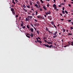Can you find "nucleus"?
Returning <instances> with one entry per match:
<instances>
[{"mask_svg": "<svg viewBox=\"0 0 73 73\" xmlns=\"http://www.w3.org/2000/svg\"><path fill=\"white\" fill-rule=\"evenodd\" d=\"M48 15H50L51 13V12L50 11H48L47 12Z\"/></svg>", "mask_w": 73, "mask_h": 73, "instance_id": "39448f33", "label": "nucleus"}, {"mask_svg": "<svg viewBox=\"0 0 73 73\" xmlns=\"http://www.w3.org/2000/svg\"><path fill=\"white\" fill-rule=\"evenodd\" d=\"M68 35H72V34H71L70 33H68Z\"/></svg>", "mask_w": 73, "mask_h": 73, "instance_id": "a19ab883", "label": "nucleus"}, {"mask_svg": "<svg viewBox=\"0 0 73 73\" xmlns=\"http://www.w3.org/2000/svg\"><path fill=\"white\" fill-rule=\"evenodd\" d=\"M57 33V32L56 31L54 33V35H56V34Z\"/></svg>", "mask_w": 73, "mask_h": 73, "instance_id": "9b49d317", "label": "nucleus"}, {"mask_svg": "<svg viewBox=\"0 0 73 73\" xmlns=\"http://www.w3.org/2000/svg\"><path fill=\"white\" fill-rule=\"evenodd\" d=\"M31 37H33V34H31Z\"/></svg>", "mask_w": 73, "mask_h": 73, "instance_id": "58836bf2", "label": "nucleus"}, {"mask_svg": "<svg viewBox=\"0 0 73 73\" xmlns=\"http://www.w3.org/2000/svg\"><path fill=\"white\" fill-rule=\"evenodd\" d=\"M47 43H48V44H51L52 42H47Z\"/></svg>", "mask_w": 73, "mask_h": 73, "instance_id": "4be33fe9", "label": "nucleus"}, {"mask_svg": "<svg viewBox=\"0 0 73 73\" xmlns=\"http://www.w3.org/2000/svg\"><path fill=\"white\" fill-rule=\"evenodd\" d=\"M35 7H38V5H37L36 4H35Z\"/></svg>", "mask_w": 73, "mask_h": 73, "instance_id": "dca6fc26", "label": "nucleus"}, {"mask_svg": "<svg viewBox=\"0 0 73 73\" xmlns=\"http://www.w3.org/2000/svg\"><path fill=\"white\" fill-rule=\"evenodd\" d=\"M49 33H50L51 34H52V33L50 32V31H49Z\"/></svg>", "mask_w": 73, "mask_h": 73, "instance_id": "e2e57ef3", "label": "nucleus"}, {"mask_svg": "<svg viewBox=\"0 0 73 73\" xmlns=\"http://www.w3.org/2000/svg\"><path fill=\"white\" fill-rule=\"evenodd\" d=\"M11 11L12 12H13V11H14L15 10H14V9H13V8H11Z\"/></svg>", "mask_w": 73, "mask_h": 73, "instance_id": "423d86ee", "label": "nucleus"}, {"mask_svg": "<svg viewBox=\"0 0 73 73\" xmlns=\"http://www.w3.org/2000/svg\"><path fill=\"white\" fill-rule=\"evenodd\" d=\"M29 30H30V31H31V32H33L34 30L32 28L29 29Z\"/></svg>", "mask_w": 73, "mask_h": 73, "instance_id": "7ed1b4c3", "label": "nucleus"}, {"mask_svg": "<svg viewBox=\"0 0 73 73\" xmlns=\"http://www.w3.org/2000/svg\"><path fill=\"white\" fill-rule=\"evenodd\" d=\"M69 45H67L66 46H64V48H66V46H69Z\"/></svg>", "mask_w": 73, "mask_h": 73, "instance_id": "5701e85b", "label": "nucleus"}, {"mask_svg": "<svg viewBox=\"0 0 73 73\" xmlns=\"http://www.w3.org/2000/svg\"><path fill=\"white\" fill-rule=\"evenodd\" d=\"M38 39H39V40H41V38H40L38 37Z\"/></svg>", "mask_w": 73, "mask_h": 73, "instance_id": "0e129e2a", "label": "nucleus"}, {"mask_svg": "<svg viewBox=\"0 0 73 73\" xmlns=\"http://www.w3.org/2000/svg\"><path fill=\"white\" fill-rule=\"evenodd\" d=\"M48 18L50 19V20H52V19H51V18L50 17H48Z\"/></svg>", "mask_w": 73, "mask_h": 73, "instance_id": "c756f323", "label": "nucleus"}, {"mask_svg": "<svg viewBox=\"0 0 73 73\" xmlns=\"http://www.w3.org/2000/svg\"><path fill=\"white\" fill-rule=\"evenodd\" d=\"M16 17H19V15H15Z\"/></svg>", "mask_w": 73, "mask_h": 73, "instance_id": "c9c22d12", "label": "nucleus"}, {"mask_svg": "<svg viewBox=\"0 0 73 73\" xmlns=\"http://www.w3.org/2000/svg\"><path fill=\"white\" fill-rule=\"evenodd\" d=\"M27 19H28V20H29V16H28L27 17Z\"/></svg>", "mask_w": 73, "mask_h": 73, "instance_id": "f704fd0d", "label": "nucleus"}, {"mask_svg": "<svg viewBox=\"0 0 73 73\" xmlns=\"http://www.w3.org/2000/svg\"><path fill=\"white\" fill-rule=\"evenodd\" d=\"M12 13L13 15H15V11H12Z\"/></svg>", "mask_w": 73, "mask_h": 73, "instance_id": "0eeeda50", "label": "nucleus"}, {"mask_svg": "<svg viewBox=\"0 0 73 73\" xmlns=\"http://www.w3.org/2000/svg\"><path fill=\"white\" fill-rule=\"evenodd\" d=\"M72 21V20H69L68 21V22H70V21Z\"/></svg>", "mask_w": 73, "mask_h": 73, "instance_id": "5fc2aeb1", "label": "nucleus"}, {"mask_svg": "<svg viewBox=\"0 0 73 73\" xmlns=\"http://www.w3.org/2000/svg\"><path fill=\"white\" fill-rule=\"evenodd\" d=\"M55 10H56L57 11H58V9H57V8L56 9H55Z\"/></svg>", "mask_w": 73, "mask_h": 73, "instance_id": "13d9d810", "label": "nucleus"}, {"mask_svg": "<svg viewBox=\"0 0 73 73\" xmlns=\"http://www.w3.org/2000/svg\"><path fill=\"white\" fill-rule=\"evenodd\" d=\"M34 29H35V31H37V29L36 28L34 27Z\"/></svg>", "mask_w": 73, "mask_h": 73, "instance_id": "09e8293b", "label": "nucleus"}, {"mask_svg": "<svg viewBox=\"0 0 73 73\" xmlns=\"http://www.w3.org/2000/svg\"><path fill=\"white\" fill-rule=\"evenodd\" d=\"M68 5L69 6V7H71L72 6L71 5H70V4H68Z\"/></svg>", "mask_w": 73, "mask_h": 73, "instance_id": "de8ad7c7", "label": "nucleus"}, {"mask_svg": "<svg viewBox=\"0 0 73 73\" xmlns=\"http://www.w3.org/2000/svg\"><path fill=\"white\" fill-rule=\"evenodd\" d=\"M40 19H43V18L41 16H40Z\"/></svg>", "mask_w": 73, "mask_h": 73, "instance_id": "7c9ffc66", "label": "nucleus"}, {"mask_svg": "<svg viewBox=\"0 0 73 73\" xmlns=\"http://www.w3.org/2000/svg\"><path fill=\"white\" fill-rule=\"evenodd\" d=\"M36 32L37 33V34H40V31H37Z\"/></svg>", "mask_w": 73, "mask_h": 73, "instance_id": "4468645a", "label": "nucleus"}, {"mask_svg": "<svg viewBox=\"0 0 73 73\" xmlns=\"http://www.w3.org/2000/svg\"><path fill=\"white\" fill-rule=\"evenodd\" d=\"M45 14L46 15H48V13L47 12H45Z\"/></svg>", "mask_w": 73, "mask_h": 73, "instance_id": "a18cd8bd", "label": "nucleus"}, {"mask_svg": "<svg viewBox=\"0 0 73 73\" xmlns=\"http://www.w3.org/2000/svg\"><path fill=\"white\" fill-rule=\"evenodd\" d=\"M40 2H41L42 3H44V2L42 1V0H40Z\"/></svg>", "mask_w": 73, "mask_h": 73, "instance_id": "bb28decb", "label": "nucleus"}, {"mask_svg": "<svg viewBox=\"0 0 73 73\" xmlns=\"http://www.w3.org/2000/svg\"><path fill=\"white\" fill-rule=\"evenodd\" d=\"M69 44L68 45H72V46H73V42H71L70 43H69V42H68Z\"/></svg>", "mask_w": 73, "mask_h": 73, "instance_id": "f03ea898", "label": "nucleus"}, {"mask_svg": "<svg viewBox=\"0 0 73 73\" xmlns=\"http://www.w3.org/2000/svg\"><path fill=\"white\" fill-rule=\"evenodd\" d=\"M37 17L39 19V18H40V15H38L37 16Z\"/></svg>", "mask_w": 73, "mask_h": 73, "instance_id": "cd10ccee", "label": "nucleus"}, {"mask_svg": "<svg viewBox=\"0 0 73 73\" xmlns=\"http://www.w3.org/2000/svg\"><path fill=\"white\" fill-rule=\"evenodd\" d=\"M29 17L30 19H32V18L33 17H32V16H29Z\"/></svg>", "mask_w": 73, "mask_h": 73, "instance_id": "f8f14e48", "label": "nucleus"}, {"mask_svg": "<svg viewBox=\"0 0 73 73\" xmlns=\"http://www.w3.org/2000/svg\"><path fill=\"white\" fill-rule=\"evenodd\" d=\"M36 40H37V41L38 42L39 40H38V38H36Z\"/></svg>", "mask_w": 73, "mask_h": 73, "instance_id": "37998d69", "label": "nucleus"}, {"mask_svg": "<svg viewBox=\"0 0 73 73\" xmlns=\"http://www.w3.org/2000/svg\"><path fill=\"white\" fill-rule=\"evenodd\" d=\"M30 25H31L32 27H34V26L33 25V24H32V23H31V24H30Z\"/></svg>", "mask_w": 73, "mask_h": 73, "instance_id": "393cba45", "label": "nucleus"}, {"mask_svg": "<svg viewBox=\"0 0 73 73\" xmlns=\"http://www.w3.org/2000/svg\"><path fill=\"white\" fill-rule=\"evenodd\" d=\"M63 32H65V29H63Z\"/></svg>", "mask_w": 73, "mask_h": 73, "instance_id": "603ef678", "label": "nucleus"}, {"mask_svg": "<svg viewBox=\"0 0 73 73\" xmlns=\"http://www.w3.org/2000/svg\"><path fill=\"white\" fill-rule=\"evenodd\" d=\"M65 13H66V14H68V12L66 10H65Z\"/></svg>", "mask_w": 73, "mask_h": 73, "instance_id": "f3484780", "label": "nucleus"}, {"mask_svg": "<svg viewBox=\"0 0 73 73\" xmlns=\"http://www.w3.org/2000/svg\"><path fill=\"white\" fill-rule=\"evenodd\" d=\"M71 4H73V2H71Z\"/></svg>", "mask_w": 73, "mask_h": 73, "instance_id": "774afa93", "label": "nucleus"}, {"mask_svg": "<svg viewBox=\"0 0 73 73\" xmlns=\"http://www.w3.org/2000/svg\"><path fill=\"white\" fill-rule=\"evenodd\" d=\"M51 23H52V25H53V24H54V22H51Z\"/></svg>", "mask_w": 73, "mask_h": 73, "instance_id": "4c0bfd02", "label": "nucleus"}, {"mask_svg": "<svg viewBox=\"0 0 73 73\" xmlns=\"http://www.w3.org/2000/svg\"><path fill=\"white\" fill-rule=\"evenodd\" d=\"M25 12H27V10L26 9L25 10Z\"/></svg>", "mask_w": 73, "mask_h": 73, "instance_id": "69168bd1", "label": "nucleus"}, {"mask_svg": "<svg viewBox=\"0 0 73 73\" xmlns=\"http://www.w3.org/2000/svg\"><path fill=\"white\" fill-rule=\"evenodd\" d=\"M15 0L16 3H17V2H19V1H18V0Z\"/></svg>", "mask_w": 73, "mask_h": 73, "instance_id": "a878e982", "label": "nucleus"}, {"mask_svg": "<svg viewBox=\"0 0 73 73\" xmlns=\"http://www.w3.org/2000/svg\"><path fill=\"white\" fill-rule=\"evenodd\" d=\"M54 27H55V28H57V27H56V26H55V25L54 24Z\"/></svg>", "mask_w": 73, "mask_h": 73, "instance_id": "4d7b16f0", "label": "nucleus"}, {"mask_svg": "<svg viewBox=\"0 0 73 73\" xmlns=\"http://www.w3.org/2000/svg\"><path fill=\"white\" fill-rule=\"evenodd\" d=\"M38 42L40 43V44H41V43H42V41L40 40H39Z\"/></svg>", "mask_w": 73, "mask_h": 73, "instance_id": "6e6552de", "label": "nucleus"}, {"mask_svg": "<svg viewBox=\"0 0 73 73\" xmlns=\"http://www.w3.org/2000/svg\"><path fill=\"white\" fill-rule=\"evenodd\" d=\"M60 16H62V14L61 13H60Z\"/></svg>", "mask_w": 73, "mask_h": 73, "instance_id": "680f3d73", "label": "nucleus"}, {"mask_svg": "<svg viewBox=\"0 0 73 73\" xmlns=\"http://www.w3.org/2000/svg\"><path fill=\"white\" fill-rule=\"evenodd\" d=\"M27 28H28V29H30V28H29L30 27H29V25H27Z\"/></svg>", "mask_w": 73, "mask_h": 73, "instance_id": "2eb2a0df", "label": "nucleus"}, {"mask_svg": "<svg viewBox=\"0 0 73 73\" xmlns=\"http://www.w3.org/2000/svg\"><path fill=\"white\" fill-rule=\"evenodd\" d=\"M23 25H24V23H22L21 24V27H23Z\"/></svg>", "mask_w": 73, "mask_h": 73, "instance_id": "9d476101", "label": "nucleus"}, {"mask_svg": "<svg viewBox=\"0 0 73 73\" xmlns=\"http://www.w3.org/2000/svg\"><path fill=\"white\" fill-rule=\"evenodd\" d=\"M26 36L27 37H28V38H30V36H28L27 35H26Z\"/></svg>", "mask_w": 73, "mask_h": 73, "instance_id": "473e14b6", "label": "nucleus"}, {"mask_svg": "<svg viewBox=\"0 0 73 73\" xmlns=\"http://www.w3.org/2000/svg\"><path fill=\"white\" fill-rule=\"evenodd\" d=\"M23 7L24 8H26V6H25V5H23Z\"/></svg>", "mask_w": 73, "mask_h": 73, "instance_id": "412c9836", "label": "nucleus"}, {"mask_svg": "<svg viewBox=\"0 0 73 73\" xmlns=\"http://www.w3.org/2000/svg\"><path fill=\"white\" fill-rule=\"evenodd\" d=\"M44 41L46 42H48V41H46V40H44Z\"/></svg>", "mask_w": 73, "mask_h": 73, "instance_id": "bf43d9fd", "label": "nucleus"}, {"mask_svg": "<svg viewBox=\"0 0 73 73\" xmlns=\"http://www.w3.org/2000/svg\"><path fill=\"white\" fill-rule=\"evenodd\" d=\"M64 9H65V7H62V11H64Z\"/></svg>", "mask_w": 73, "mask_h": 73, "instance_id": "2f4dec72", "label": "nucleus"}, {"mask_svg": "<svg viewBox=\"0 0 73 73\" xmlns=\"http://www.w3.org/2000/svg\"><path fill=\"white\" fill-rule=\"evenodd\" d=\"M43 8L44 9V10H46V8L45 7V6H44Z\"/></svg>", "mask_w": 73, "mask_h": 73, "instance_id": "1a4fd4ad", "label": "nucleus"}, {"mask_svg": "<svg viewBox=\"0 0 73 73\" xmlns=\"http://www.w3.org/2000/svg\"><path fill=\"white\" fill-rule=\"evenodd\" d=\"M30 5H32V3L31 2L30 3Z\"/></svg>", "mask_w": 73, "mask_h": 73, "instance_id": "6e6d98bb", "label": "nucleus"}, {"mask_svg": "<svg viewBox=\"0 0 73 73\" xmlns=\"http://www.w3.org/2000/svg\"><path fill=\"white\" fill-rule=\"evenodd\" d=\"M26 21H28V19L27 18H26Z\"/></svg>", "mask_w": 73, "mask_h": 73, "instance_id": "79ce46f5", "label": "nucleus"}, {"mask_svg": "<svg viewBox=\"0 0 73 73\" xmlns=\"http://www.w3.org/2000/svg\"><path fill=\"white\" fill-rule=\"evenodd\" d=\"M47 6L48 7H49V4H47Z\"/></svg>", "mask_w": 73, "mask_h": 73, "instance_id": "3c124183", "label": "nucleus"}, {"mask_svg": "<svg viewBox=\"0 0 73 73\" xmlns=\"http://www.w3.org/2000/svg\"><path fill=\"white\" fill-rule=\"evenodd\" d=\"M53 7L54 8V9H56V8H57V6H56V5L55 4L53 5Z\"/></svg>", "mask_w": 73, "mask_h": 73, "instance_id": "20e7f679", "label": "nucleus"}, {"mask_svg": "<svg viewBox=\"0 0 73 73\" xmlns=\"http://www.w3.org/2000/svg\"><path fill=\"white\" fill-rule=\"evenodd\" d=\"M31 10H33V11H34V10H33V9L32 8L31 9Z\"/></svg>", "mask_w": 73, "mask_h": 73, "instance_id": "338daca9", "label": "nucleus"}, {"mask_svg": "<svg viewBox=\"0 0 73 73\" xmlns=\"http://www.w3.org/2000/svg\"><path fill=\"white\" fill-rule=\"evenodd\" d=\"M35 21L36 22H37V20H35Z\"/></svg>", "mask_w": 73, "mask_h": 73, "instance_id": "052dcab7", "label": "nucleus"}, {"mask_svg": "<svg viewBox=\"0 0 73 73\" xmlns=\"http://www.w3.org/2000/svg\"><path fill=\"white\" fill-rule=\"evenodd\" d=\"M62 13L63 14H65V13L64 11H62Z\"/></svg>", "mask_w": 73, "mask_h": 73, "instance_id": "a211bd4d", "label": "nucleus"}, {"mask_svg": "<svg viewBox=\"0 0 73 73\" xmlns=\"http://www.w3.org/2000/svg\"><path fill=\"white\" fill-rule=\"evenodd\" d=\"M35 12H36V15H37V11H35Z\"/></svg>", "mask_w": 73, "mask_h": 73, "instance_id": "e433bc0d", "label": "nucleus"}, {"mask_svg": "<svg viewBox=\"0 0 73 73\" xmlns=\"http://www.w3.org/2000/svg\"><path fill=\"white\" fill-rule=\"evenodd\" d=\"M57 35H55L53 37H54V38H56V37H57Z\"/></svg>", "mask_w": 73, "mask_h": 73, "instance_id": "aec40b11", "label": "nucleus"}, {"mask_svg": "<svg viewBox=\"0 0 73 73\" xmlns=\"http://www.w3.org/2000/svg\"><path fill=\"white\" fill-rule=\"evenodd\" d=\"M36 3H37V4H38V5H39V4H40L39 2H38V1H36Z\"/></svg>", "mask_w": 73, "mask_h": 73, "instance_id": "c85d7f7f", "label": "nucleus"}, {"mask_svg": "<svg viewBox=\"0 0 73 73\" xmlns=\"http://www.w3.org/2000/svg\"><path fill=\"white\" fill-rule=\"evenodd\" d=\"M12 3H13V4L15 5L16 4L15 2H14V1H13L12 2Z\"/></svg>", "mask_w": 73, "mask_h": 73, "instance_id": "6ab92c4d", "label": "nucleus"}, {"mask_svg": "<svg viewBox=\"0 0 73 73\" xmlns=\"http://www.w3.org/2000/svg\"><path fill=\"white\" fill-rule=\"evenodd\" d=\"M60 20H62V21H63L64 20V19H60Z\"/></svg>", "mask_w": 73, "mask_h": 73, "instance_id": "8fccbe9b", "label": "nucleus"}, {"mask_svg": "<svg viewBox=\"0 0 73 73\" xmlns=\"http://www.w3.org/2000/svg\"><path fill=\"white\" fill-rule=\"evenodd\" d=\"M43 45H44V46H46V47H47L48 48H50L52 46V45H50V46H49V45L47 44H43Z\"/></svg>", "mask_w": 73, "mask_h": 73, "instance_id": "f257e3e1", "label": "nucleus"}, {"mask_svg": "<svg viewBox=\"0 0 73 73\" xmlns=\"http://www.w3.org/2000/svg\"><path fill=\"white\" fill-rule=\"evenodd\" d=\"M40 8V10L39 11H42V9L41 8Z\"/></svg>", "mask_w": 73, "mask_h": 73, "instance_id": "72a5a7b5", "label": "nucleus"}, {"mask_svg": "<svg viewBox=\"0 0 73 73\" xmlns=\"http://www.w3.org/2000/svg\"><path fill=\"white\" fill-rule=\"evenodd\" d=\"M70 28L71 29H72V30L73 29V27H70Z\"/></svg>", "mask_w": 73, "mask_h": 73, "instance_id": "49530a36", "label": "nucleus"}, {"mask_svg": "<svg viewBox=\"0 0 73 73\" xmlns=\"http://www.w3.org/2000/svg\"><path fill=\"white\" fill-rule=\"evenodd\" d=\"M46 31H48V29L47 28V27H46Z\"/></svg>", "mask_w": 73, "mask_h": 73, "instance_id": "864d4df0", "label": "nucleus"}, {"mask_svg": "<svg viewBox=\"0 0 73 73\" xmlns=\"http://www.w3.org/2000/svg\"><path fill=\"white\" fill-rule=\"evenodd\" d=\"M39 25V24L38 23H36V26H38V25Z\"/></svg>", "mask_w": 73, "mask_h": 73, "instance_id": "ea45409f", "label": "nucleus"}, {"mask_svg": "<svg viewBox=\"0 0 73 73\" xmlns=\"http://www.w3.org/2000/svg\"><path fill=\"white\" fill-rule=\"evenodd\" d=\"M27 35H28V36H31V34H27Z\"/></svg>", "mask_w": 73, "mask_h": 73, "instance_id": "b1692460", "label": "nucleus"}, {"mask_svg": "<svg viewBox=\"0 0 73 73\" xmlns=\"http://www.w3.org/2000/svg\"><path fill=\"white\" fill-rule=\"evenodd\" d=\"M22 28H23V29H25V26H23V27H22Z\"/></svg>", "mask_w": 73, "mask_h": 73, "instance_id": "c03bdc74", "label": "nucleus"}, {"mask_svg": "<svg viewBox=\"0 0 73 73\" xmlns=\"http://www.w3.org/2000/svg\"><path fill=\"white\" fill-rule=\"evenodd\" d=\"M27 8H30V6H28V5H26Z\"/></svg>", "mask_w": 73, "mask_h": 73, "instance_id": "ddd939ff", "label": "nucleus"}]
</instances>
